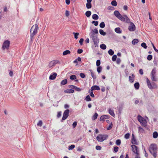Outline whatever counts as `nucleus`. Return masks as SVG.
Here are the masks:
<instances>
[{"label":"nucleus","mask_w":158,"mask_h":158,"mask_svg":"<svg viewBox=\"0 0 158 158\" xmlns=\"http://www.w3.org/2000/svg\"><path fill=\"white\" fill-rule=\"evenodd\" d=\"M137 119L138 120L141 124V125L146 127L147 126V122L146 120L143 118L141 116L139 115L137 117Z\"/></svg>","instance_id":"0eeeda50"},{"label":"nucleus","mask_w":158,"mask_h":158,"mask_svg":"<svg viewBox=\"0 0 158 158\" xmlns=\"http://www.w3.org/2000/svg\"><path fill=\"white\" fill-rule=\"evenodd\" d=\"M90 36L94 42V45H92V48L94 50H96L99 47V39L98 37V36L96 35L93 34L90 35Z\"/></svg>","instance_id":"f03ea898"},{"label":"nucleus","mask_w":158,"mask_h":158,"mask_svg":"<svg viewBox=\"0 0 158 158\" xmlns=\"http://www.w3.org/2000/svg\"><path fill=\"white\" fill-rule=\"evenodd\" d=\"M91 89L92 91H93L94 90H99L100 89V88L99 86L95 85L92 86L91 88Z\"/></svg>","instance_id":"f3484780"},{"label":"nucleus","mask_w":158,"mask_h":158,"mask_svg":"<svg viewBox=\"0 0 158 158\" xmlns=\"http://www.w3.org/2000/svg\"><path fill=\"white\" fill-rule=\"evenodd\" d=\"M131 147L132 151L137 155H139V149L137 146L133 145L131 146Z\"/></svg>","instance_id":"9b49d317"},{"label":"nucleus","mask_w":158,"mask_h":158,"mask_svg":"<svg viewBox=\"0 0 158 158\" xmlns=\"http://www.w3.org/2000/svg\"><path fill=\"white\" fill-rule=\"evenodd\" d=\"M100 48L103 50H105L106 48V46L105 44H103L100 45Z\"/></svg>","instance_id":"cd10ccee"},{"label":"nucleus","mask_w":158,"mask_h":158,"mask_svg":"<svg viewBox=\"0 0 158 158\" xmlns=\"http://www.w3.org/2000/svg\"><path fill=\"white\" fill-rule=\"evenodd\" d=\"M96 149L97 150H100L102 149V147L100 146H97L96 147Z\"/></svg>","instance_id":"680f3d73"},{"label":"nucleus","mask_w":158,"mask_h":158,"mask_svg":"<svg viewBox=\"0 0 158 158\" xmlns=\"http://www.w3.org/2000/svg\"><path fill=\"white\" fill-rule=\"evenodd\" d=\"M93 34L95 35L96 34H98V30L97 28L94 29V30H92V32L91 33V34Z\"/></svg>","instance_id":"bb28decb"},{"label":"nucleus","mask_w":158,"mask_h":158,"mask_svg":"<svg viewBox=\"0 0 158 158\" xmlns=\"http://www.w3.org/2000/svg\"><path fill=\"white\" fill-rule=\"evenodd\" d=\"M113 124L112 123L110 124L107 128L108 130H110L111 129L112 127Z\"/></svg>","instance_id":"864d4df0"},{"label":"nucleus","mask_w":158,"mask_h":158,"mask_svg":"<svg viewBox=\"0 0 158 158\" xmlns=\"http://www.w3.org/2000/svg\"><path fill=\"white\" fill-rule=\"evenodd\" d=\"M141 46L145 49H146L147 48V46L145 43L143 42L141 43Z\"/></svg>","instance_id":"ea45409f"},{"label":"nucleus","mask_w":158,"mask_h":158,"mask_svg":"<svg viewBox=\"0 0 158 158\" xmlns=\"http://www.w3.org/2000/svg\"><path fill=\"white\" fill-rule=\"evenodd\" d=\"M57 74L56 73H54L53 74L52 73L50 76L49 79L50 80H54L57 76Z\"/></svg>","instance_id":"4468645a"},{"label":"nucleus","mask_w":158,"mask_h":158,"mask_svg":"<svg viewBox=\"0 0 158 158\" xmlns=\"http://www.w3.org/2000/svg\"><path fill=\"white\" fill-rule=\"evenodd\" d=\"M130 134L129 133H126L124 135V138L126 139H128L130 137Z\"/></svg>","instance_id":"c03bdc74"},{"label":"nucleus","mask_w":158,"mask_h":158,"mask_svg":"<svg viewBox=\"0 0 158 158\" xmlns=\"http://www.w3.org/2000/svg\"><path fill=\"white\" fill-rule=\"evenodd\" d=\"M134 86L135 88L137 89H138L139 87V82H137L134 84Z\"/></svg>","instance_id":"412c9836"},{"label":"nucleus","mask_w":158,"mask_h":158,"mask_svg":"<svg viewBox=\"0 0 158 158\" xmlns=\"http://www.w3.org/2000/svg\"><path fill=\"white\" fill-rule=\"evenodd\" d=\"M139 73L141 75H143V71L142 69H141L139 70Z\"/></svg>","instance_id":"774afa93"},{"label":"nucleus","mask_w":158,"mask_h":158,"mask_svg":"<svg viewBox=\"0 0 158 158\" xmlns=\"http://www.w3.org/2000/svg\"><path fill=\"white\" fill-rule=\"evenodd\" d=\"M132 138L131 142L133 144H136V140L135 139L134 135L133 134H132Z\"/></svg>","instance_id":"a878e982"},{"label":"nucleus","mask_w":158,"mask_h":158,"mask_svg":"<svg viewBox=\"0 0 158 158\" xmlns=\"http://www.w3.org/2000/svg\"><path fill=\"white\" fill-rule=\"evenodd\" d=\"M98 116V114L95 113L93 116V120H95L97 119Z\"/></svg>","instance_id":"49530a36"},{"label":"nucleus","mask_w":158,"mask_h":158,"mask_svg":"<svg viewBox=\"0 0 158 158\" xmlns=\"http://www.w3.org/2000/svg\"><path fill=\"white\" fill-rule=\"evenodd\" d=\"M92 97L94 98L95 97L94 95L93 94V92L92 91H91V92L89 94Z\"/></svg>","instance_id":"338daca9"},{"label":"nucleus","mask_w":158,"mask_h":158,"mask_svg":"<svg viewBox=\"0 0 158 158\" xmlns=\"http://www.w3.org/2000/svg\"><path fill=\"white\" fill-rule=\"evenodd\" d=\"M118 147L117 146H116L114 148L113 151L114 152H116L118 151Z\"/></svg>","instance_id":"3c124183"},{"label":"nucleus","mask_w":158,"mask_h":158,"mask_svg":"<svg viewBox=\"0 0 158 158\" xmlns=\"http://www.w3.org/2000/svg\"><path fill=\"white\" fill-rule=\"evenodd\" d=\"M121 59H120V58H117V59L116 60V63L118 64H119L121 62Z\"/></svg>","instance_id":"e2e57ef3"},{"label":"nucleus","mask_w":158,"mask_h":158,"mask_svg":"<svg viewBox=\"0 0 158 158\" xmlns=\"http://www.w3.org/2000/svg\"><path fill=\"white\" fill-rule=\"evenodd\" d=\"M69 109H67L64 111L63 114V117L60 121L61 122H63V120L67 119L69 116Z\"/></svg>","instance_id":"9d476101"},{"label":"nucleus","mask_w":158,"mask_h":158,"mask_svg":"<svg viewBox=\"0 0 158 158\" xmlns=\"http://www.w3.org/2000/svg\"><path fill=\"white\" fill-rule=\"evenodd\" d=\"M91 14V12L89 10L87 11L86 12L85 15L86 16L88 17H89L90 16Z\"/></svg>","instance_id":"5701e85b"},{"label":"nucleus","mask_w":158,"mask_h":158,"mask_svg":"<svg viewBox=\"0 0 158 158\" xmlns=\"http://www.w3.org/2000/svg\"><path fill=\"white\" fill-rule=\"evenodd\" d=\"M108 137V136L107 135H100L97 137L96 139L98 142H102L106 139Z\"/></svg>","instance_id":"423d86ee"},{"label":"nucleus","mask_w":158,"mask_h":158,"mask_svg":"<svg viewBox=\"0 0 158 158\" xmlns=\"http://www.w3.org/2000/svg\"><path fill=\"white\" fill-rule=\"evenodd\" d=\"M59 62L57 60H54L51 61L49 64V67H51L55 66L56 64L59 63Z\"/></svg>","instance_id":"ddd939ff"},{"label":"nucleus","mask_w":158,"mask_h":158,"mask_svg":"<svg viewBox=\"0 0 158 158\" xmlns=\"http://www.w3.org/2000/svg\"><path fill=\"white\" fill-rule=\"evenodd\" d=\"M109 113L113 117H114L115 116V115L114 110H112L111 109H109Z\"/></svg>","instance_id":"a211bd4d"},{"label":"nucleus","mask_w":158,"mask_h":158,"mask_svg":"<svg viewBox=\"0 0 158 158\" xmlns=\"http://www.w3.org/2000/svg\"><path fill=\"white\" fill-rule=\"evenodd\" d=\"M99 32L100 34L103 36H105L106 35V32H104L103 30L102 29L99 30Z\"/></svg>","instance_id":"c756f323"},{"label":"nucleus","mask_w":158,"mask_h":158,"mask_svg":"<svg viewBox=\"0 0 158 158\" xmlns=\"http://www.w3.org/2000/svg\"><path fill=\"white\" fill-rule=\"evenodd\" d=\"M100 27L101 28H103L105 26V23L104 22H102L99 25Z\"/></svg>","instance_id":"58836bf2"},{"label":"nucleus","mask_w":158,"mask_h":158,"mask_svg":"<svg viewBox=\"0 0 158 158\" xmlns=\"http://www.w3.org/2000/svg\"><path fill=\"white\" fill-rule=\"evenodd\" d=\"M71 53L70 51L69 50H66L64 51L63 53V55H66L68 54H69Z\"/></svg>","instance_id":"c85d7f7f"},{"label":"nucleus","mask_w":158,"mask_h":158,"mask_svg":"<svg viewBox=\"0 0 158 158\" xmlns=\"http://www.w3.org/2000/svg\"><path fill=\"white\" fill-rule=\"evenodd\" d=\"M157 148V146L155 144H152L150 145L149 151L154 158L156 157Z\"/></svg>","instance_id":"20e7f679"},{"label":"nucleus","mask_w":158,"mask_h":158,"mask_svg":"<svg viewBox=\"0 0 158 158\" xmlns=\"http://www.w3.org/2000/svg\"><path fill=\"white\" fill-rule=\"evenodd\" d=\"M65 15L66 17H68L69 15V11L66 10L65 11Z\"/></svg>","instance_id":"052dcab7"},{"label":"nucleus","mask_w":158,"mask_h":158,"mask_svg":"<svg viewBox=\"0 0 158 158\" xmlns=\"http://www.w3.org/2000/svg\"><path fill=\"white\" fill-rule=\"evenodd\" d=\"M77 77L75 75H72L70 77V79L72 80H73L76 79Z\"/></svg>","instance_id":"4c0bfd02"},{"label":"nucleus","mask_w":158,"mask_h":158,"mask_svg":"<svg viewBox=\"0 0 158 158\" xmlns=\"http://www.w3.org/2000/svg\"><path fill=\"white\" fill-rule=\"evenodd\" d=\"M107 9L109 10H113L114 8L111 6H109L108 7Z\"/></svg>","instance_id":"69168bd1"},{"label":"nucleus","mask_w":158,"mask_h":158,"mask_svg":"<svg viewBox=\"0 0 158 158\" xmlns=\"http://www.w3.org/2000/svg\"><path fill=\"white\" fill-rule=\"evenodd\" d=\"M73 34H74V38L76 40L78 38V36L79 35V33L77 32L75 33V32H73Z\"/></svg>","instance_id":"f704fd0d"},{"label":"nucleus","mask_w":158,"mask_h":158,"mask_svg":"<svg viewBox=\"0 0 158 158\" xmlns=\"http://www.w3.org/2000/svg\"><path fill=\"white\" fill-rule=\"evenodd\" d=\"M74 89L77 91H80L81 90V89L75 86Z\"/></svg>","instance_id":"5fc2aeb1"},{"label":"nucleus","mask_w":158,"mask_h":158,"mask_svg":"<svg viewBox=\"0 0 158 158\" xmlns=\"http://www.w3.org/2000/svg\"><path fill=\"white\" fill-rule=\"evenodd\" d=\"M110 116L108 115H102L101 116L100 118V120L103 121L105 120V119L106 118H109Z\"/></svg>","instance_id":"dca6fc26"},{"label":"nucleus","mask_w":158,"mask_h":158,"mask_svg":"<svg viewBox=\"0 0 158 158\" xmlns=\"http://www.w3.org/2000/svg\"><path fill=\"white\" fill-rule=\"evenodd\" d=\"M77 122L76 121L74 122L73 124V128H75L77 125Z\"/></svg>","instance_id":"13d9d810"},{"label":"nucleus","mask_w":158,"mask_h":158,"mask_svg":"<svg viewBox=\"0 0 158 158\" xmlns=\"http://www.w3.org/2000/svg\"><path fill=\"white\" fill-rule=\"evenodd\" d=\"M83 52V51L82 49H78L77 51V53L79 54H81Z\"/></svg>","instance_id":"bf43d9fd"},{"label":"nucleus","mask_w":158,"mask_h":158,"mask_svg":"<svg viewBox=\"0 0 158 158\" xmlns=\"http://www.w3.org/2000/svg\"><path fill=\"white\" fill-rule=\"evenodd\" d=\"M139 42V40L138 39H134L132 41V44L133 45H135L136 44Z\"/></svg>","instance_id":"72a5a7b5"},{"label":"nucleus","mask_w":158,"mask_h":158,"mask_svg":"<svg viewBox=\"0 0 158 158\" xmlns=\"http://www.w3.org/2000/svg\"><path fill=\"white\" fill-rule=\"evenodd\" d=\"M91 72V76L92 78L94 79H96V75L92 71V70H90Z\"/></svg>","instance_id":"2f4dec72"},{"label":"nucleus","mask_w":158,"mask_h":158,"mask_svg":"<svg viewBox=\"0 0 158 158\" xmlns=\"http://www.w3.org/2000/svg\"><path fill=\"white\" fill-rule=\"evenodd\" d=\"M111 5L114 6H117V2L115 0H113L111 2Z\"/></svg>","instance_id":"e433bc0d"},{"label":"nucleus","mask_w":158,"mask_h":158,"mask_svg":"<svg viewBox=\"0 0 158 158\" xmlns=\"http://www.w3.org/2000/svg\"><path fill=\"white\" fill-rule=\"evenodd\" d=\"M80 77L82 78H84L85 77V75L84 73H80Z\"/></svg>","instance_id":"4d7b16f0"},{"label":"nucleus","mask_w":158,"mask_h":158,"mask_svg":"<svg viewBox=\"0 0 158 158\" xmlns=\"http://www.w3.org/2000/svg\"><path fill=\"white\" fill-rule=\"evenodd\" d=\"M135 77V76L134 74H132L131 76H129V81L131 83H133L134 82V78Z\"/></svg>","instance_id":"2eb2a0df"},{"label":"nucleus","mask_w":158,"mask_h":158,"mask_svg":"<svg viewBox=\"0 0 158 158\" xmlns=\"http://www.w3.org/2000/svg\"><path fill=\"white\" fill-rule=\"evenodd\" d=\"M75 147V146L74 144H73L71 145V146H69L68 148V149L69 150H72Z\"/></svg>","instance_id":"79ce46f5"},{"label":"nucleus","mask_w":158,"mask_h":158,"mask_svg":"<svg viewBox=\"0 0 158 158\" xmlns=\"http://www.w3.org/2000/svg\"><path fill=\"white\" fill-rule=\"evenodd\" d=\"M67 80L66 79H64L61 81L60 85H65L67 83Z\"/></svg>","instance_id":"4be33fe9"},{"label":"nucleus","mask_w":158,"mask_h":158,"mask_svg":"<svg viewBox=\"0 0 158 158\" xmlns=\"http://www.w3.org/2000/svg\"><path fill=\"white\" fill-rule=\"evenodd\" d=\"M10 42L8 40H6L3 42L2 47V49L5 50L6 49H9L10 45Z\"/></svg>","instance_id":"6e6552de"},{"label":"nucleus","mask_w":158,"mask_h":158,"mask_svg":"<svg viewBox=\"0 0 158 158\" xmlns=\"http://www.w3.org/2000/svg\"><path fill=\"white\" fill-rule=\"evenodd\" d=\"M64 92L66 93H73L74 92V90L73 89H66L64 91Z\"/></svg>","instance_id":"6ab92c4d"},{"label":"nucleus","mask_w":158,"mask_h":158,"mask_svg":"<svg viewBox=\"0 0 158 158\" xmlns=\"http://www.w3.org/2000/svg\"><path fill=\"white\" fill-rule=\"evenodd\" d=\"M121 143V141L120 139H117L116 141V143L118 145H119Z\"/></svg>","instance_id":"de8ad7c7"},{"label":"nucleus","mask_w":158,"mask_h":158,"mask_svg":"<svg viewBox=\"0 0 158 158\" xmlns=\"http://www.w3.org/2000/svg\"><path fill=\"white\" fill-rule=\"evenodd\" d=\"M92 18L94 20H98L99 18V17L96 14H94L92 15Z\"/></svg>","instance_id":"b1692460"},{"label":"nucleus","mask_w":158,"mask_h":158,"mask_svg":"<svg viewBox=\"0 0 158 158\" xmlns=\"http://www.w3.org/2000/svg\"><path fill=\"white\" fill-rule=\"evenodd\" d=\"M86 7L88 9L91 8L92 7V4L91 3H89V2H87L86 4Z\"/></svg>","instance_id":"7c9ffc66"},{"label":"nucleus","mask_w":158,"mask_h":158,"mask_svg":"<svg viewBox=\"0 0 158 158\" xmlns=\"http://www.w3.org/2000/svg\"><path fill=\"white\" fill-rule=\"evenodd\" d=\"M128 29L131 31H133L135 30V26L132 22L130 23V25L128 27Z\"/></svg>","instance_id":"f8f14e48"},{"label":"nucleus","mask_w":158,"mask_h":158,"mask_svg":"<svg viewBox=\"0 0 158 158\" xmlns=\"http://www.w3.org/2000/svg\"><path fill=\"white\" fill-rule=\"evenodd\" d=\"M39 27L37 24L33 25L31 28L30 31V40L32 41L34 36L37 33Z\"/></svg>","instance_id":"7ed1b4c3"},{"label":"nucleus","mask_w":158,"mask_h":158,"mask_svg":"<svg viewBox=\"0 0 158 158\" xmlns=\"http://www.w3.org/2000/svg\"><path fill=\"white\" fill-rule=\"evenodd\" d=\"M92 23L94 24L95 26H97L98 25V21H93L92 22Z\"/></svg>","instance_id":"8fccbe9b"},{"label":"nucleus","mask_w":158,"mask_h":158,"mask_svg":"<svg viewBox=\"0 0 158 158\" xmlns=\"http://www.w3.org/2000/svg\"><path fill=\"white\" fill-rule=\"evenodd\" d=\"M114 14L117 18L122 21L125 22L127 23L130 22V19L126 15H124L122 16L118 10H115L114 12Z\"/></svg>","instance_id":"f257e3e1"},{"label":"nucleus","mask_w":158,"mask_h":158,"mask_svg":"<svg viewBox=\"0 0 158 158\" xmlns=\"http://www.w3.org/2000/svg\"><path fill=\"white\" fill-rule=\"evenodd\" d=\"M158 136V134L157 132L155 131L153 133V137L154 138H156Z\"/></svg>","instance_id":"473e14b6"},{"label":"nucleus","mask_w":158,"mask_h":158,"mask_svg":"<svg viewBox=\"0 0 158 158\" xmlns=\"http://www.w3.org/2000/svg\"><path fill=\"white\" fill-rule=\"evenodd\" d=\"M152 56L151 55H148L147 57V59L148 60H150L152 59Z\"/></svg>","instance_id":"09e8293b"},{"label":"nucleus","mask_w":158,"mask_h":158,"mask_svg":"<svg viewBox=\"0 0 158 158\" xmlns=\"http://www.w3.org/2000/svg\"><path fill=\"white\" fill-rule=\"evenodd\" d=\"M102 67L101 66L98 67L97 68V71L98 73H100L101 72Z\"/></svg>","instance_id":"a19ab883"},{"label":"nucleus","mask_w":158,"mask_h":158,"mask_svg":"<svg viewBox=\"0 0 158 158\" xmlns=\"http://www.w3.org/2000/svg\"><path fill=\"white\" fill-rule=\"evenodd\" d=\"M85 100H86L87 102H89L91 100V98L90 96L88 95L85 98Z\"/></svg>","instance_id":"393cba45"},{"label":"nucleus","mask_w":158,"mask_h":158,"mask_svg":"<svg viewBox=\"0 0 158 158\" xmlns=\"http://www.w3.org/2000/svg\"><path fill=\"white\" fill-rule=\"evenodd\" d=\"M146 79L147 84L149 88L152 89L157 87L156 85L154 82H152L151 84L150 80L148 77H146Z\"/></svg>","instance_id":"39448f33"},{"label":"nucleus","mask_w":158,"mask_h":158,"mask_svg":"<svg viewBox=\"0 0 158 158\" xmlns=\"http://www.w3.org/2000/svg\"><path fill=\"white\" fill-rule=\"evenodd\" d=\"M42 125V122L41 120H40L37 123V125L39 126H41Z\"/></svg>","instance_id":"603ef678"},{"label":"nucleus","mask_w":158,"mask_h":158,"mask_svg":"<svg viewBox=\"0 0 158 158\" xmlns=\"http://www.w3.org/2000/svg\"><path fill=\"white\" fill-rule=\"evenodd\" d=\"M115 31L116 32L118 33H121L122 32V31L120 27H117L115 29Z\"/></svg>","instance_id":"aec40b11"},{"label":"nucleus","mask_w":158,"mask_h":158,"mask_svg":"<svg viewBox=\"0 0 158 158\" xmlns=\"http://www.w3.org/2000/svg\"><path fill=\"white\" fill-rule=\"evenodd\" d=\"M84 41V39L83 38H81L80 39L79 42L80 43V45H82L83 44V42Z\"/></svg>","instance_id":"6e6d98bb"},{"label":"nucleus","mask_w":158,"mask_h":158,"mask_svg":"<svg viewBox=\"0 0 158 158\" xmlns=\"http://www.w3.org/2000/svg\"><path fill=\"white\" fill-rule=\"evenodd\" d=\"M101 64V61L99 60H98L96 61V64L98 67L100 66V65Z\"/></svg>","instance_id":"37998d69"},{"label":"nucleus","mask_w":158,"mask_h":158,"mask_svg":"<svg viewBox=\"0 0 158 158\" xmlns=\"http://www.w3.org/2000/svg\"><path fill=\"white\" fill-rule=\"evenodd\" d=\"M108 53L110 55L112 56L114 55V52L113 50L110 49L108 51Z\"/></svg>","instance_id":"c9c22d12"},{"label":"nucleus","mask_w":158,"mask_h":158,"mask_svg":"<svg viewBox=\"0 0 158 158\" xmlns=\"http://www.w3.org/2000/svg\"><path fill=\"white\" fill-rule=\"evenodd\" d=\"M61 115V111H59L58 113L57 114V117L58 118H59Z\"/></svg>","instance_id":"0e129e2a"},{"label":"nucleus","mask_w":158,"mask_h":158,"mask_svg":"<svg viewBox=\"0 0 158 158\" xmlns=\"http://www.w3.org/2000/svg\"><path fill=\"white\" fill-rule=\"evenodd\" d=\"M156 68H154L152 70L151 73V77L153 81H156V79L155 78L156 74Z\"/></svg>","instance_id":"1a4fd4ad"},{"label":"nucleus","mask_w":158,"mask_h":158,"mask_svg":"<svg viewBox=\"0 0 158 158\" xmlns=\"http://www.w3.org/2000/svg\"><path fill=\"white\" fill-rule=\"evenodd\" d=\"M117 59V55H114L113 56L112 58V60L113 61H114L116 60Z\"/></svg>","instance_id":"a18cd8bd"}]
</instances>
